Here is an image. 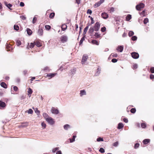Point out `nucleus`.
Segmentation results:
<instances>
[{"instance_id": "nucleus-3", "label": "nucleus", "mask_w": 154, "mask_h": 154, "mask_svg": "<svg viewBox=\"0 0 154 154\" xmlns=\"http://www.w3.org/2000/svg\"><path fill=\"white\" fill-rule=\"evenodd\" d=\"M46 120L48 123L51 125H53L55 122L54 119L51 117H49Z\"/></svg>"}, {"instance_id": "nucleus-24", "label": "nucleus", "mask_w": 154, "mask_h": 154, "mask_svg": "<svg viewBox=\"0 0 154 154\" xmlns=\"http://www.w3.org/2000/svg\"><path fill=\"white\" fill-rule=\"evenodd\" d=\"M38 34L40 35H42L43 34V30L42 29H39L38 31Z\"/></svg>"}, {"instance_id": "nucleus-15", "label": "nucleus", "mask_w": 154, "mask_h": 154, "mask_svg": "<svg viewBox=\"0 0 154 154\" xmlns=\"http://www.w3.org/2000/svg\"><path fill=\"white\" fill-rule=\"evenodd\" d=\"M67 28V25L65 24H63L61 26L62 30L63 31H65Z\"/></svg>"}, {"instance_id": "nucleus-21", "label": "nucleus", "mask_w": 154, "mask_h": 154, "mask_svg": "<svg viewBox=\"0 0 154 154\" xmlns=\"http://www.w3.org/2000/svg\"><path fill=\"white\" fill-rule=\"evenodd\" d=\"M101 3L99 2L96 3L94 5V7L95 8H97L100 6Z\"/></svg>"}, {"instance_id": "nucleus-7", "label": "nucleus", "mask_w": 154, "mask_h": 154, "mask_svg": "<svg viewBox=\"0 0 154 154\" xmlns=\"http://www.w3.org/2000/svg\"><path fill=\"white\" fill-rule=\"evenodd\" d=\"M56 73H51L48 74L46 75V77H48V79H50L54 77L56 75Z\"/></svg>"}, {"instance_id": "nucleus-52", "label": "nucleus", "mask_w": 154, "mask_h": 154, "mask_svg": "<svg viewBox=\"0 0 154 154\" xmlns=\"http://www.w3.org/2000/svg\"><path fill=\"white\" fill-rule=\"evenodd\" d=\"M137 68V65L136 64H134L133 65V68L134 69H136Z\"/></svg>"}, {"instance_id": "nucleus-41", "label": "nucleus", "mask_w": 154, "mask_h": 154, "mask_svg": "<svg viewBox=\"0 0 154 154\" xmlns=\"http://www.w3.org/2000/svg\"><path fill=\"white\" fill-rule=\"evenodd\" d=\"M45 28L46 30H49L51 28V27L49 25H46L45 26Z\"/></svg>"}, {"instance_id": "nucleus-39", "label": "nucleus", "mask_w": 154, "mask_h": 154, "mask_svg": "<svg viewBox=\"0 0 154 154\" xmlns=\"http://www.w3.org/2000/svg\"><path fill=\"white\" fill-rule=\"evenodd\" d=\"M35 44L34 43H31L30 45L29 46V48H33L34 47Z\"/></svg>"}, {"instance_id": "nucleus-44", "label": "nucleus", "mask_w": 154, "mask_h": 154, "mask_svg": "<svg viewBox=\"0 0 154 154\" xmlns=\"http://www.w3.org/2000/svg\"><path fill=\"white\" fill-rule=\"evenodd\" d=\"M137 38L136 36H133L131 38V39L133 41H135L137 40Z\"/></svg>"}, {"instance_id": "nucleus-11", "label": "nucleus", "mask_w": 154, "mask_h": 154, "mask_svg": "<svg viewBox=\"0 0 154 154\" xmlns=\"http://www.w3.org/2000/svg\"><path fill=\"white\" fill-rule=\"evenodd\" d=\"M101 16L103 18L105 19H107L108 17V14L106 13H102Z\"/></svg>"}, {"instance_id": "nucleus-55", "label": "nucleus", "mask_w": 154, "mask_h": 154, "mask_svg": "<svg viewBox=\"0 0 154 154\" xmlns=\"http://www.w3.org/2000/svg\"><path fill=\"white\" fill-rule=\"evenodd\" d=\"M150 71L152 73H154V67H152L150 69Z\"/></svg>"}, {"instance_id": "nucleus-50", "label": "nucleus", "mask_w": 154, "mask_h": 154, "mask_svg": "<svg viewBox=\"0 0 154 154\" xmlns=\"http://www.w3.org/2000/svg\"><path fill=\"white\" fill-rule=\"evenodd\" d=\"M106 27H102L101 28V30L102 31V32H104L106 31Z\"/></svg>"}, {"instance_id": "nucleus-31", "label": "nucleus", "mask_w": 154, "mask_h": 154, "mask_svg": "<svg viewBox=\"0 0 154 154\" xmlns=\"http://www.w3.org/2000/svg\"><path fill=\"white\" fill-rule=\"evenodd\" d=\"M36 15L34 16L32 20V23L33 24L35 23L37 21V18L36 17Z\"/></svg>"}, {"instance_id": "nucleus-45", "label": "nucleus", "mask_w": 154, "mask_h": 154, "mask_svg": "<svg viewBox=\"0 0 154 154\" xmlns=\"http://www.w3.org/2000/svg\"><path fill=\"white\" fill-rule=\"evenodd\" d=\"M118 144H119V142L118 141H117V142H115L112 145L116 147V146H117L118 145Z\"/></svg>"}, {"instance_id": "nucleus-13", "label": "nucleus", "mask_w": 154, "mask_h": 154, "mask_svg": "<svg viewBox=\"0 0 154 154\" xmlns=\"http://www.w3.org/2000/svg\"><path fill=\"white\" fill-rule=\"evenodd\" d=\"M4 4L9 9H11L10 8L12 7V5L10 4H8L6 2H4Z\"/></svg>"}, {"instance_id": "nucleus-19", "label": "nucleus", "mask_w": 154, "mask_h": 154, "mask_svg": "<svg viewBox=\"0 0 154 154\" xmlns=\"http://www.w3.org/2000/svg\"><path fill=\"white\" fill-rule=\"evenodd\" d=\"M94 35L96 38H99L101 37L100 34H99L98 32H95Z\"/></svg>"}, {"instance_id": "nucleus-46", "label": "nucleus", "mask_w": 154, "mask_h": 154, "mask_svg": "<svg viewBox=\"0 0 154 154\" xmlns=\"http://www.w3.org/2000/svg\"><path fill=\"white\" fill-rule=\"evenodd\" d=\"M59 149V147H56V148H54L52 150V152H53V153H54L57 150H58Z\"/></svg>"}, {"instance_id": "nucleus-53", "label": "nucleus", "mask_w": 154, "mask_h": 154, "mask_svg": "<svg viewBox=\"0 0 154 154\" xmlns=\"http://www.w3.org/2000/svg\"><path fill=\"white\" fill-rule=\"evenodd\" d=\"M20 17L21 19L23 20H25L26 19V17L23 15L20 16Z\"/></svg>"}, {"instance_id": "nucleus-6", "label": "nucleus", "mask_w": 154, "mask_h": 154, "mask_svg": "<svg viewBox=\"0 0 154 154\" xmlns=\"http://www.w3.org/2000/svg\"><path fill=\"white\" fill-rule=\"evenodd\" d=\"M132 57L134 59H137L139 57L138 53L135 52H133L131 53Z\"/></svg>"}, {"instance_id": "nucleus-58", "label": "nucleus", "mask_w": 154, "mask_h": 154, "mask_svg": "<svg viewBox=\"0 0 154 154\" xmlns=\"http://www.w3.org/2000/svg\"><path fill=\"white\" fill-rule=\"evenodd\" d=\"M15 91H17L18 90V88L16 86H14L13 87Z\"/></svg>"}, {"instance_id": "nucleus-22", "label": "nucleus", "mask_w": 154, "mask_h": 154, "mask_svg": "<svg viewBox=\"0 0 154 154\" xmlns=\"http://www.w3.org/2000/svg\"><path fill=\"white\" fill-rule=\"evenodd\" d=\"M34 43L38 47H40L42 46V44L39 42H35Z\"/></svg>"}, {"instance_id": "nucleus-18", "label": "nucleus", "mask_w": 154, "mask_h": 154, "mask_svg": "<svg viewBox=\"0 0 154 154\" xmlns=\"http://www.w3.org/2000/svg\"><path fill=\"white\" fill-rule=\"evenodd\" d=\"M91 43L93 44L96 45H99V43L96 40H93L92 41Z\"/></svg>"}, {"instance_id": "nucleus-34", "label": "nucleus", "mask_w": 154, "mask_h": 154, "mask_svg": "<svg viewBox=\"0 0 154 154\" xmlns=\"http://www.w3.org/2000/svg\"><path fill=\"white\" fill-rule=\"evenodd\" d=\"M54 15L55 14L54 13H51L50 14L49 17L51 18H52L54 17Z\"/></svg>"}, {"instance_id": "nucleus-48", "label": "nucleus", "mask_w": 154, "mask_h": 154, "mask_svg": "<svg viewBox=\"0 0 154 154\" xmlns=\"http://www.w3.org/2000/svg\"><path fill=\"white\" fill-rule=\"evenodd\" d=\"M141 126L143 128H146V125L145 124L142 123L141 124Z\"/></svg>"}, {"instance_id": "nucleus-54", "label": "nucleus", "mask_w": 154, "mask_h": 154, "mask_svg": "<svg viewBox=\"0 0 154 154\" xmlns=\"http://www.w3.org/2000/svg\"><path fill=\"white\" fill-rule=\"evenodd\" d=\"M87 13L91 14L92 13V11L90 9H88L87 11Z\"/></svg>"}, {"instance_id": "nucleus-57", "label": "nucleus", "mask_w": 154, "mask_h": 154, "mask_svg": "<svg viewBox=\"0 0 154 154\" xmlns=\"http://www.w3.org/2000/svg\"><path fill=\"white\" fill-rule=\"evenodd\" d=\"M117 60L116 59H113L112 60V61L113 63H116L117 62Z\"/></svg>"}, {"instance_id": "nucleus-17", "label": "nucleus", "mask_w": 154, "mask_h": 154, "mask_svg": "<svg viewBox=\"0 0 154 154\" xmlns=\"http://www.w3.org/2000/svg\"><path fill=\"white\" fill-rule=\"evenodd\" d=\"M43 116L45 119L46 120L50 116L46 113L44 112L43 114Z\"/></svg>"}, {"instance_id": "nucleus-38", "label": "nucleus", "mask_w": 154, "mask_h": 154, "mask_svg": "<svg viewBox=\"0 0 154 154\" xmlns=\"http://www.w3.org/2000/svg\"><path fill=\"white\" fill-rule=\"evenodd\" d=\"M0 106H6L5 103L2 101H0Z\"/></svg>"}, {"instance_id": "nucleus-43", "label": "nucleus", "mask_w": 154, "mask_h": 154, "mask_svg": "<svg viewBox=\"0 0 154 154\" xmlns=\"http://www.w3.org/2000/svg\"><path fill=\"white\" fill-rule=\"evenodd\" d=\"M85 40V38L84 37H83L81 39L80 41L79 42V45H81L82 44L83 41Z\"/></svg>"}, {"instance_id": "nucleus-36", "label": "nucleus", "mask_w": 154, "mask_h": 154, "mask_svg": "<svg viewBox=\"0 0 154 154\" xmlns=\"http://www.w3.org/2000/svg\"><path fill=\"white\" fill-rule=\"evenodd\" d=\"M14 29L16 30H18L19 29V26L17 25H15L14 26Z\"/></svg>"}, {"instance_id": "nucleus-33", "label": "nucleus", "mask_w": 154, "mask_h": 154, "mask_svg": "<svg viewBox=\"0 0 154 154\" xmlns=\"http://www.w3.org/2000/svg\"><path fill=\"white\" fill-rule=\"evenodd\" d=\"M41 125L42 127L43 128V129H44L46 128V124L44 122H42Z\"/></svg>"}, {"instance_id": "nucleus-26", "label": "nucleus", "mask_w": 154, "mask_h": 154, "mask_svg": "<svg viewBox=\"0 0 154 154\" xmlns=\"http://www.w3.org/2000/svg\"><path fill=\"white\" fill-rule=\"evenodd\" d=\"M100 69L98 68L97 69V71L95 73V75L96 76L98 75L100 73Z\"/></svg>"}, {"instance_id": "nucleus-37", "label": "nucleus", "mask_w": 154, "mask_h": 154, "mask_svg": "<svg viewBox=\"0 0 154 154\" xmlns=\"http://www.w3.org/2000/svg\"><path fill=\"white\" fill-rule=\"evenodd\" d=\"M97 141L98 142H99L100 141H103V138L99 137L97 139Z\"/></svg>"}, {"instance_id": "nucleus-25", "label": "nucleus", "mask_w": 154, "mask_h": 154, "mask_svg": "<svg viewBox=\"0 0 154 154\" xmlns=\"http://www.w3.org/2000/svg\"><path fill=\"white\" fill-rule=\"evenodd\" d=\"M124 127L122 123H120L118 124V128L119 129H120L123 128Z\"/></svg>"}, {"instance_id": "nucleus-20", "label": "nucleus", "mask_w": 154, "mask_h": 154, "mask_svg": "<svg viewBox=\"0 0 154 154\" xmlns=\"http://www.w3.org/2000/svg\"><path fill=\"white\" fill-rule=\"evenodd\" d=\"M26 31L28 35H30L32 34V32L29 29L27 28L26 29Z\"/></svg>"}, {"instance_id": "nucleus-32", "label": "nucleus", "mask_w": 154, "mask_h": 154, "mask_svg": "<svg viewBox=\"0 0 154 154\" xmlns=\"http://www.w3.org/2000/svg\"><path fill=\"white\" fill-rule=\"evenodd\" d=\"M69 128H70V126L68 124L65 125L64 126V128L65 130H67Z\"/></svg>"}, {"instance_id": "nucleus-28", "label": "nucleus", "mask_w": 154, "mask_h": 154, "mask_svg": "<svg viewBox=\"0 0 154 154\" xmlns=\"http://www.w3.org/2000/svg\"><path fill=\"white\" fill-rule=\"evenodd\" d=\"M76 137L75 135H73L72 137V138L71 139H70V143H72L74 142L75 140V139Z\"/></svg>"}, {"instance_id": "nucleus-27", "label": "nucleus", "mask_w": 154, "mask_h": 154, "mask_svg": "<svg viewBox=\"0 0 154 154\" xmlns=\"http://www.w3.org/2000/svg\"><path fill=\"white\" fill-rule=\"evenodd\" d=\"M1 86L4 88H7L6 84L4 82H2L1 83Z\"/></svg>"}, {"instance_id": "nucleus-29", "label": "nucleus", "mask_w": 154, "mask_h": 154, "mask_svg": "<svg viewBox=\"0 0 154 154\" xmlns=\"http://www.w3.org/2000/svg\"><path fill=\"white\" fill-rule=\"evenodd\" d=\"M16 43L17 45L19 46L21 44V42L19 39H17L16 40Z\"/></svg>"}, {"instance_id": "nucleus-56", "label": "nucleus", "mask_w": 154, "mask_h": 154, "mask_svg": "<svg viewBox=\"0 0 154 154\" xmlns=\"http://www.w3.org/2000/svg\"><path fill=\"white\" fill-rule=\"evenodd\" d=\"M28 112L29 114H32L33 113V111L31 109H29L28 111Z\"/></svg>"}, {"instance_id": "nucleus-4", "label": "nucleus", "mask_w": 154, "mask_h": 154, "mask_svg": "<svg viewBox=\"0 0 154 154\" xmlns=\"http://www.w3.org/2000/svg\"><path fill=\"white\" fill-rule=\"evenodd\" d=\"M68 39V37L65 35H63L60 38V39L62 42L64 43L67 41Z\"/></svg>"}, {"instance_id": "nucleus-23", "label": "nucleus", "mask_w": 154, "mask_h": 154, "mask_svg": "<svg viewBox=\"0 0 154 154\" xmlns=\"http://www.w3.org/2000/svg\"><path fill=\"white\" fill-rule=\"evenodd\" d=\"M131 18V15L128 14L126 17V19L127 21H129Z\"/></svg>"}, {"instance_id": "nucleus-62", "label": "nucleus", "mask_w": 154, "mask_h": 154, "mask_svg": "<svg viewBox=\"0 0 154 154\" xmlns=\"http://www.w3.org/2000/svg\"><path fill=\"white\" fill-rule=\"evenodd\" d=\"M123 121L125 123L128 122V119L126 118H125L123 119Z\"/></svg>"}, {"instance_id": "nucleus-5", "label": "nucleus", "mask_w": 154, "mask_h": 154, "mask_svg": "<svg viewBox=\"0 0 154 154\" xmlns=\"http://www.w3.org/2000/svg\"><path fill=\"white\" fill-rule=\"evenodd\" d=\"M145 5L143 3H140L139 5H136V8L137 10H141V9L143 8L144 7Z\"/></svg>"}, {"instance_id": "nucleus-63", "label": "nucleus", "mask_w": 154, "mask_h": 154, "mask_svg": "<svg viewBox=\"0 0 154 154\" xmlns=\"http://www.w3.org/2000/svg\"><path fill=\"white\" fill-rule=\"evenodd\" d=\"M91 24H93L94 23V21L92 17H91Z\"/></svg>"}, {"instance_id": "nucleus-8", "label": "nucleus", "mask_w": 154, "mask_h": 154, "mask_svg": "<svg viewBox=\"0 0 154 154\" xmlns=\"http://www.w3.org/2000/svg\"><path fill=\"white\" fill-rule=\"evenodd\" d=\"M86 95V92L85 90H83L80 91L79 93L80 96L82 97L83 96Z\"/></svg>"}, {"instance_id": "nucleus-59", "label": "nucleus", "mask_w": 154, "mask_h": 154, "mask_svg": "<svg viewBox=\"0 0 154 154\" xmlns=\"http://www.w3.org/2000/svg\"><path fill=\"white\" fill-rule=\"evenodd\" d=\"M150 78L151 79H154V75H153L151 74L150 76Z\"/></svg>"}, {"instance_id": "nucleus-14", "label": "nucleus", "mask_w": 154, "mask_h": 154, "mask_svg": "<svg viewBox=\"0 0 154 154\" xmlns=\"http://www.w3.org/2000/svg\"><path fill=\"white\" fill-rule=\"evenodd\" d=\"M32 90L31 88H28V90L27 91V92L28 93V95L29 96V97H30L31 96V94L32 93Z\"/></svg>"}, {"instance_id": "nucleus-35", "label": "nucleus", "mask_w": 154, "mask_h": 154, "mask_svg": "<svg viewBox=\"0 0 154 154\" xmlns=\"http://www.w3.org/2000/svg\"><path fill=\"white\" fill-rule=\"evenodd\" d=\"M134 32L132 31H130L128 33V35L129 36H131L134 35Z\"/></svg>"}, {"instance_id": "nucleus-30", "label": "nucleus", "mask_w": 154, "mask_h": 154, "mask_svg": "<svg viewBox=\"0 0 154 154\" xmlns=\"http://www.w3.org/2000/svg\"><path fill=\"white\" fill-rule=\"evenodd\" d=\"M88 29V26H86V27L84 29V32H83L84 34H85L86 33L87 30Z\"/></svg>"}, {"instance_id": "nucleus-49", "label": "nucleus", "mask_w": 154, "mask_h": 154, "mask_svg": "<svg viewBox=\"0 0 154 154\" xmlns=\"http://www.w3.org/2000/svg\"><path fill=\"white\" fill-rule=\"evenodd\" d=\"M145 11L143 10L141 13H140V14L141 16H144L145 15Z\"/></svg>"}, {"instance_id": "nucleus-1", "label": "nucleus", "mask_w": 154, "mask_h": 154, "mask_svg": "<svg viewBox=\"0 0 154 154\" xmlns=\"http://www.w3.org/2000/svg\"><path fill=\"white\" fill-rule=\"evenodd\" d=\"M100 25L98 22H96L94 26V27H91L89 30V33L91 35V34L94 30L95 31H98L99 30Z\"/></svg>"}, {"instance_id": "nucleus-60", "label": "nucleus", "mask_w": 154, "mask_h": 154, "mask_svg": "<svg viewBox=\"0 0 154 154\" xmlns=\"http://www.w3.org/2000/svg\"><path fill=\"white\" fill-rule=\"evenodd\" d=\"M20 5L21 7H23L24 6V4L23 2H21L20 3Z\"/></svg>"}, {"instance_id": "nucleus-51", "label": "nucleus", "mask_w": 154, "mask_h": 154, "mask_svg": "<svg viewBox=\"0 0 154 154\" xmlns=\"http://www.w3.org/2000/svg\"><path fill=\"white\" fill-rule=\"evenodd\" d=\"M140 146V144L138 143H136L134 145V148L136 149L138 147Z\"/></svg>"}, {"instance_id": "nucleus-2", "label": "nucleus", "mask_w": 154, "mask_h": 154, "mask_svg": "<svg viewBox=\"0 0 154 154\" xmlns=\"http://www.w3.org/2000/svg\"><path fill=\"white\" fill-rule=\"evenodd\" d=\"M88 57V55L86 54H84L83 55L82 60V64H85L87 60Z\"/></svg>"}, {"instance_id": "nucleus-12", "label": "nucleus", "mask_w": 154, "mask_h": 154, "mask_svg": "<svg viewBox=\"0 0 154 154\" xmlns=\"http://www.w3.org/2000/svg\"><path fill=\"white\" fill-rule=\"evenodd\" d=\"M123 49V46H119L117 48V50L121 52L122 51Z\"/></svg>"}, {"instance_id": "nucleus-42", "label": "nucleus", "mask_w": 154, "mask_h": 154, "mask_svg": "<svg viewBox=\"0 0 154 154\" xmlns=\"http://www.w3.org/2000/svg\"><path fill=\"white\" fill-rule=\"evenodd\" d=\"M148 21L149 20L148 18H146L143 21L144 23L145 24H146L148 22Z\"/></svg>"}, {"instance_id": "nucleus-16", "label": "nucleus", "mask_w": 154, "mask_h": 154, "mask_svg": "<svg viewBox=\"0 0 154 154\" xmlns=\"http://www.w3.org/2000/svg\"><path fill=\"white\" fill-rule=\"evenodd\" d=\"M150 141L149 139H145L143 141V143L145 144H147Z\"/></svg>"}, {"instance_id": "nucleus-64", "label": "nucleus", "mask_w": 154, "mask_h": 154, "mask_svg": "<svg viewBox=\"0 0 154 154\" xmlns=\"http://www.w3.org/2000/svg\"><path fill=\"white\" fill-rule=\"evenodd\" d=\"M62 152L61 151H57L56 152V154H61Z\"/></svg>"}, {"instance_id": "nucleus-40", "label": "nucleus", "mask_w": 154, "mask_h": 154, "mask_svg": "<svg viewBox=\"0 0 154 154\" xmlns=\"http://www.w3.org/2000/svg\"><path fill=\"white\" fill-rule=\"evenodd\" d=\"M99 151L101 153H103L105 152L104 149L102 148H100Z\"/></svg>"}, {"instance_id": "nucleus-47", "label": "nucleus", "mask_w": 154, "mask_h": 154, "mask_svg": "<svg viewBox=\"0 0 154 154\" xmlns=\"http://www.w3.org/2000/svg\"><path fill=\"white\" fill-rule=\"evenodd\" d=\"M136 111V109L135 108H132L131 110V112L132 113H134Z\"/></svg>"}, {"instance_id": "nucleus-10", "label": "nucleus", "mask_w": 154, "mask_h": 154, "mask_svg": "<svg viewBox=\"0 0 154 154\" xmlns=\"http://www.w3.org/2000/svg\"><path fill=\"white\" fill-rule=\"evenodd\" d=\"M51 111L52 113L54 114H57L59 112L58 109H55L54 107H52Z\"/></svg>"}, {"instance_id": "nucleus-9", "label": "nucleus", "mask_w": 154, "mask_h": 154, "mask_svg": "<svg viewBox=\"0 0 154 154\" xmlns=\"http://www.w3.org/2000/svg\"><path fill=\"white\" fill-rule=\"evenodd\" d=\"M22 125L19 126V127L20 128L26 127L28 125V122H25L22 123H21Z\"/></svg>"}, {"instance_id": "nucleus-61", "label": "nucleus", "mask_w": 154, "mask_h": 154, "mask_svg": "<svg viewBox=\"0 0 154 154\" xmlns=\"http://www.w3.org/2000/svg\"><path fill=\"white\" fill-rule=\"evenodd\" d=\"M110 11L111 12H113L114 11V8L113 7H112L110 9Z\"/></svg>"}]
</instances>
